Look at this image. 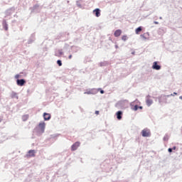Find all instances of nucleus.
I'll list each match as a JSON object with an SVG mask.
<instances>
[{"instance_id": "f257e3e1", "label": "nucleus", "mask_w": 182, "mask_h": 182, "mask_svg": "<svg viewBox=\"0 0 182 182\" xmlns=\"http://www.w3.org/2000/svg\"><path fill=\"white\" fill-rule=\"evenodd\" d=\"M141 134L143 137H150L151 133H150V129H144L141 131Z\"/></svg>"}, {"instance_id": "f03ea898", "label": "nucleus", "mask_w": 182, "mask_h": 182, "mask_svg": "<svg viewBox=\"0 0 182 182\" xmlns=\"http://www.w3.org/2000/svg\"><path fill=\"white\" fill-rule=\"evenodd\" d=\"M79 146H80V142L79 141L75 142L72 145L71 150H73V151H75V150H77V147H79Z\"/></svg>"}, {"instance_id": "7ed1b4c3", "label": "nucleus", "mask_w": 182, "mask_h": 182, "mask_svg": "<svg viewBox=\"0 0 182 182\" xmlns=\"http://www.w3.org/2000/svg\"><path fill=\"white\" fill-rule=\"evenodd\" d=\"M36 151L35 150H30L28 152V154L26 155L27 157H35Z\"/></svg>"}, {"instance_id": "20e7f679", "label": "nucleus", "mask_w": 182, "mask_h": 182, "mask_svg": "<svg viewBox=\"0 0 182 182\" xmlns=\"http://www.w3.org/2000/svg\"><path fill=\"white\" fill-rule=\"evenodd\" d=\"M26 83V81L25 80L21 79V80H17V85L18 86H23Z\"/></svg>"}, {"instance_id": "39448f33", "label": "nucleus", "mask_w": 182, "mask_h": 182, "mask_svg": "<svg viewBox=\"0 0 182 182\" xmlns=\"http://www.w3.org/2000/svg\"><path fill=\"white\" fill-rule=\"evenodd\" d=\"M152 68L155 69V70H160V69H161V67L157 65V62L154 63Z\"/></svg>"}, {"instance_id": "423d86ee", "label": "nucleus", "mask_w": 182, "mask_h": 182, "mask_svg": "<svg viewBox=\"0 0 182 182\" xmlns=\"http://www.w3.org/2000/svg\"><path fill=\"white\" fill-rule=\"evenodd\" d=\"M45 126H46L45 122H41L39 124L38 127H39L40 130H41V132H44Z\"/></svg>"}, {"instance_id": "0eeeda50", "label": "nucleus", "mask_w": 182, "mask_h": 182, "mask_svg": "<svg viewBox=\"0 0 182 182\" xmlns=\"http://www.w3.org/2000/svg\"><path fill=\"white\" fill-rule=\"evenodd\" d=\"M120 35H122V30L118 29L117 31H115L114 36H115V38H118V36H120Z\"/></svg>"}, {"instance_id": "6e6552de", "label": "nucleus", "mask_w": 182, "mask_h": 182, "mask_svg": "<svg viewBox=\"0 0 182 182\" xmlns=\"http://www.w3.org/2000/svg\"><path fill=\"white\" fill-rule=\"evenodd\" d=\"M43 118H44V120H50V114H48L45 112L43 114Z\"/></svg>"}, {"instance_id": "1a4fd4ad", "label": "nucleus", "mask_w": 182, "mask_h": 182, "mask_svg": "<svg viewBox=\"0 0 182 182\" xmlns=\"http://www.w3.org/2000/svg\"><path fill=\"white\" fill-rule=\"evenodd\" d=\"M93 13L95 14L97 18H99V16H100V9H96L93 11Z\"/></svg>"}, {"instance_id": "9d476101", "label": "nucleus", "mask_w": 182, "mask_h": 182, "mask_svg": "<svg viewBox=\"0 0 182 182\" xmlns=\"http://www.w3.org/2000/svg\"><path fill=\"white\" fill-rule=\"evenodd\" d=\"M141 31H143V28L141 26H139L135 30V33L136 35H140V32Z\"/></svg>"}, {"instance_id": "9b49d317", "label": "nucleus", "mask_w": 182, "mask_h": 182, "mask_svg": "<svg viewBox=\"0 0 182 182\" xmlns=\"http://www.w3.org/2000/svg\"><path fill=\"white\" fill-rule=\"evenodd\" d=\"M122 114H123V112H122V111H118L117 112V119H118V120H121Z\"/></svg>"}, {"instance_id": "f8f14e48", "label": "nucleus", "mask_w": 182, "mask_h": 182, "mask_svg": "<svg viewBox=\"0 0 182 182\" xmlns=\"http://www.w3.org/2000/svg\"><path fill=\"white\" fill-rule=\"evenodd\" d=\"M148 36L149 34L147 33H144V34H141L140 36L141 39H144V41H146V39H147Z\"/></svg>"}, {"instance_id": "ddd939ff", "label": "nucleus", "mask_w": 182, "mask_h": 182, "mask_svg": "<svg viewBox=\"0 0 182 182\" xmlns=\"http://www.w3.org/2000/svg\"><path fill=\"white\" fill-rule=\"evenodd\" d=\"M146 102L147 106H151V105H153V100L149 98L146 100Z\"/></svg>"}, {"instance_id": "4468645a", "label": "nucleus", "mask_w": 182, "mask_h": 182, "mask_svg": "<svg viewBox=\"0 0 182 182\" xmlns=\"http://www.w3.org/2000/svg\"><path fill=\"white\" fill-rule=\"evenodd\" d=\"M3 28L5 29V31L8 30V23H6V21L3 23Z\"/></svg>"}, {"instance_id": "2eb2a0df", "label": "nucleus", "mask_w": 182, "mask_h": 182, "mask_svg": "<svg viewBox=\"0 0 182 182\" xmlns=\"http://www.w3.org/2000/svg\"><path fill=\"white\" fill-rule=\"evenodd\" d=\"M84 93H85V95H93V92L91 90L87 91V92H85Z\"/></svg>"}, {"instance_id": "dca6fc26", "label": "nucleus", "mask_w": 182, "mask_h": 182, "mask_svg": "<svg viewBox=\"0 0 182 182\" xmlns=\"http://www.w3.org/2000/svg\"><path fill=\"white\" fill-rule=\"evenodd\" d=\"M133 110H134L135 112L139 110V106L138 105H135L133 108Z\"/></svg>"}, {"instance_id": "f3484780", "label": "nucleus", "mask_w": 182, "mask_h": 182, "mask_svg": "<svg viewBox=\"0 0 182 182\" xmlns=\"http://www.w3.org/2000/svg\"><path fill=\"white\" fill-rule=\"evenodd\" d=\"M122 41H127V36H123L122 37Z\"/></svg>"}, {"instance_id": "a211bd4d", "label": "nucleus", "mask_w": 182, "mask_h": 182, "mask_svg": "<svg viewBox=\"0 0 182 182\" xmlns=\"http://www.w3.org/2000/svg\"><path fill=\"white\" fill-rule=\"evenodd\" d=\"M57 63H58V66H62V61L60 60H58L57 61Z\"/></svg>"}, {"instance_id": "6ab92c4d", "label": "nucleus", "mask_w": 182, "mask_h": 182, "mask_svg": "<svg viewBox=\"0 0 182 182\" xmlns=\"http://www.w3.org/2000/svg\"><path fill=\"white\" fill-rule=\"evenodd\" d=\"M168 151L169 153H171V152L173 151V149L169 148V149H168Z\"/></svg>"}, {"instance_id": "aec40b11", "label": "nucleus", "mask_w": 182, "mask_h": 182, "mask_svg": "<svg viewBox=\"0 0 182 182\" xmlns=\"http://www.w3.org/2000/svg\"><path fill=\"white\" fill-rule=\"evenodd\" d=\"M155 25H159V22L154 21Z\"/></svg>"}, {"instance_id": "412c9836", "label": "nucleus", "mask_w": 182, "mask_h": 182, "mask_svg": "<svg viewBox=\"0 0 182 182\" xmlns=\"http://www.w3.org/2000/svg\"><path fill=\"white\" fill-rule=\"evenodd\" d=\"M100 93H101L102 95H103V93H105V91L101 90V91H100Z\"/></svg>"}, {"instance_id": "4be33fe9", "label": "nucleus", "mask_w": 182, "mask_h": 182, "mask_svg": "<svg viewBox=\"0 0 182 182\" xmlns=\"http://www.w3.org/2000/svg\"><path fill=\"white\" fill-rule=\"evenodd\" d=\"M176 149H177V147L173 146V147L172 148V150H176Z\"/></svg>"}, {"instance_id": "5701e85b", "label": "nucleus", "mask_w": 182, "mask_h": 182, "mask_svg": "<svg viewBox=\"0 0 182 182\" xmlns=\"http://www.w3.org/2000/svg\"><path fill=\"white\" fill-rule=\"evenodd\" d=\"M69 59H72V55H70L68 57Z\"/></svg>"}, {"instance_id": "b1692460", "label": "nucleus", "mask_w": 182, "mask_h": 182, "mask_svg": "<svg viewBox=\"0 0 182 182\" xmlns=\"http://www.w3.org/2000/svg\"><path fill=\"white\" fill-rule=\"evenodd\" d=\"M95 114H99V111H95Z\"/></svg>"}, {"instance_id": "393cba45", "label": "nucleus", "mask_w": 182, "mask_h": 182, "mask_svg": "<svg viewBox=\"0 0 182 182\" xmlns=\"http://www.w3.org/2000/svg\"><path fill=\"white\" fill-rule=\"evenodd\" d=\"M174 95H177L176 92H173V95H171V96H174Z\"/></svg>"}, {"instance_id": "a878e982", "label": "nucleus", "mask_w": 182, "mask_h": 182, "mask_svg": "<svg viewBox=\"0 0 182 182\" xmlns=\"http://www.w3.org/2000/svg\"><path fill=\"white\" fill-rule=\"evenodd\" d=\"M138 109H143V107H138Z\"/></svg>"}, {"instance_id": "bb28decb", "label": "nucleus", "mask_w": 182, "mask_h": 182, "mask_svg": "<svg viewBox=\"0 0 182 182\" xmlns=\"http://www.w3.org/2000/svg\"><path fill=\"white\" fill-rule=\"evenodd\" d=\"M179 99H181V100H182V96H180V97H179Z\"/></svg>"}, {"instance_id": "cd10ccee", "label": "nucleus", "mask_w": 182, "mask_h": 182, "mask_svg": "<svg viewBox=\"0 0 182 182\" xmlns=\"http://www.w3.org/2000/svg\"><path fill=\"white\" fill-rule=\"evenodd\" d=\"M24 117H26V119H28V115L24 116Z\"/></svg>"}, {"instance_id": "c85d7f7f", "label": "nucleus", "mask_w": 182, "mask_h": 182, "mask_svg": "<svg viewBox=\"0 0 182 182\" xmlns=\"http://www.w3.org/2000/svg\"><path fill=\"white\" fill-rule=\"evenodd\" d=\"M1 122H2V119H0V123H1Z\"/></svg>"}]
</instances>
